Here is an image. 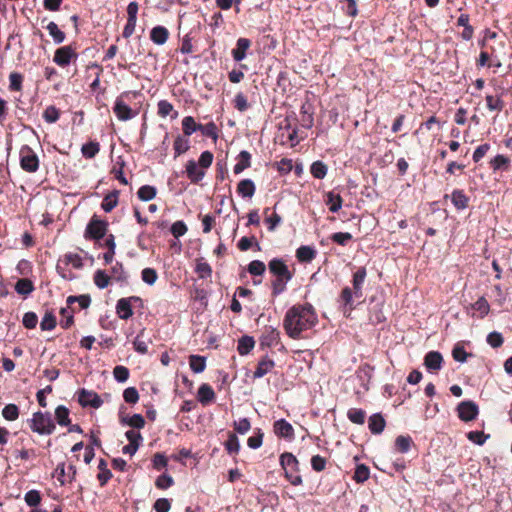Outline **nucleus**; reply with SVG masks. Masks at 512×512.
Instances as JSON below:
<instances>
[{
  "mask_svg": "<svg viewBox=\"0 0 512 512\" xmlns=\"http://www.w3.org/2000/svg\"><path fill=\"white\" fill-rule=\"evenodd\" d=\"M316 322L317 316L312 305H294L285 315L284 327L290 337L296 338L301 332L312 328Z\"/></svg>",
  "mask_w": 512,
  "mask_h": 512,
  "instance_id": "obj_1",
  "label": "nucleus"
},
{
  "mask_svg": "<svg viewBox=\"0 0 512 512\" xmlns=\"http://www.w3.org/2000/svg\"><path fill=\"white\" fill-rule=\"evenodd\" d=\"M268 268L270 273L275 276V280L272 282V294L277 296L286 290V285L292 279L293 274L284 260L280 258L271 259Z\"/></svg>",
  "mask_w": 512,
  "mask_h": 512,
  "instance_id": "obj_2",
  "label": "nucleus"
},
{
  "mask_svg": "<svg viewBox=\"0 0 512 512\" xmlns=\"http://www.w3.org/2000/svg\"><path fill=\"white\" fill-rule=\"evenodd\" d=\"M29 427L33 432L49 435L53 433L55 424L50 413L35 412L32 419L29 420Z\"/></svg>",
  "mask_w": 512,
  "mask_h": 512,
  "instance_id": "obj_3",
  "label": "nucleus"
},
{
  "mask_svg": "<svg viewBox=\"0 0 512 512\" xmlns=\"http://www.w3.org/2000/svg\"><path fill=\"white\" fill-rule=\"evenodd\" d=\"M259 342L261 350L270 349L273 352H281L284 349L283 344L280 342V333L272 327L264 329Z\"/></svg>",
  "mask_w": 512,
  "mask_h": 512,
  "instance_id": "obj_4",
  "label": "nucleus"
},
{
  "mask_svg": "<svg viewBox=\"0 0 512 512\" xmlns=\"http://www.w3.org/2000/svg\"><path fill=\"white\" fill-rule=\"evenodd\" d=\"M280 463L285 471V476L290 483L294 486L300 485L302 483V478L300 475L295 474L298 469V460L296 457L291 453H284L280 457Z\"/></svg>",
  "mask_w": 512,
  "mask_h": 512,
  "instance_id": "obj_5",
  "label": "nucleus"
},
{
  "mask_svg": "<svg viewBox=\"0 0 512 512\" xmlns=\"http://www.w3.org/2000/svg\"><path fill=\"white\" fill-rule=\"evenodd\" d=\"M20 166L28 173H35L39 169V158L34 150L28 146L23 145L19 152Z\"/></svg>",
  "mask_w": 512,
  "mask_h": 512,
  "instance_id": "obj_6",
  "label": "nucleus"
},
{
  "mask_svg": "<svg viewBox=\"0 0 512 512\" xmlns=\"http://www.w3.org/2000/svg\"><path fill=\"white\" fill-rule=\"evenodd\" d=\"M106 231L107 223L97 219L96 217H93L86 227L85 238L100 240L105 236Z\"/></svg>",
  "mask_w": 512,
  "mask_h": 512,
  "instance_id": "obj_7",
  "label": "nucleus"
},
{
  "mask_svg": "<svg viewBox=\"0 0 512 512\" xmlns=\"http://www.w3.org/2000/svg\"><path fill=\"white\" fill-rule=\"evenodd\" d=\"M76 58L77 53L75 52V50L72 48V46L67 45L60 47L55 51L53 61L58 66L65 67L71 62L72 59Z\"/></svg>",
  "mask_w": 512,
  "mask_h": 512,
  "instance_id": "obj_8",
  "label": "nucleus"
},
{
  "mask_svg": "<svg viewBox=\"0 0 512 512\" xmlns=\"http://www.w3.org/2000/svg\"><path fill=\"white\" fill-rule=\"evenodd\" d=\"M458 416L461 420L469 422L474 420L478 415V406L472 401H463L458 407Z\"/></svg>",
  "mask_w": 512,
  "mask_h": 512,
  "instance_id": "obj_9",
  "label": "nucleus"
},
{
  "mask_svg": "<svg viewBox=\"0 0 512 512\" xmlns=\"http://www.w3.org/2000/svg\"><path fill=\"white\" fill-rule=\"evenodd\" d=\"M78 401L83 407L91 406L93 408H99L103 403L97 393L86 389L80 390Z\"/></svg>",
  "mask_w": 512,
  "mask_h": 512,
  "instance_id": "obj_10",
  "label": "nucleus"
},
{
  "mask_svg": "<svg viewBox=\"0 0 512 512\" xmlns=\"http://www.w3.org/2000/svg\"><path fill=\"white\" fill-rule=\"evenodd\" d=\"M113 112L120 121H127L132 119L136 114L132 109L124 103L122 97H118L113 107Z\"/></svg>",
  "mask_w": 512,
  "mask_h": 512,
  "instance_id": "obj_11",
  "label": "nucleus"
},
{
  "mask_svg": "<svg viewBox=\"0 0 512 512\" xmlns=\"http://www.w3.org/2000/svg\"><path fill=\"white\" fill-rule=\"evenodd\" d=\"M365 267H360L353 275V293L354 297L359 299L363 297L362 287L366 278Z\"/></svg>",
  "mask_w": 512,
  "mask_h": 512,
  "instance_id": "obj_12",
  "label": "nucleus"
},
{
  "mask_svg": "<svg viewBox=\"0 0 512 512\" xmlns=\"http://www.w3.org/2000/svg\"><path fill=\"white\" fill-rule=\"evenodd\" d=\"M132 300H136V298H121L118 300L116 305V311L119 318L127 320L133 315V310L131 306Z\"/></svg>",
  "mask_w": 512,
  "mask_h": 512,
  "instance_id": "obj_13",
  "label": "nucleus"
},
{
  "mask_svg": "<svg viewBox=\"0 0 512 512\" xmlns=\"http://www.w3.org/2000/svg\"><path fill=\"white\" fill-rule=\"evenodd\" d=\"M186 173L193 183H198L205 176V171L194 160H189L186 164Z\"/></svg>",
  "mask_w": 512,
  "mask_h": 512,
  "instance_id": "obj_14",
  "label": "nucleus"
},
{
  "mask_svg": "<svg viewBox=\"0 0 512 512\" xmlns=\"http://www.w3.org/2000/svg\"><path fill=\"white\" fill-rule=\"evenodd\" d=\"M55 472L57 474V480L60 482L61 485H64L65 479L64 477L67 476L69 481H72L76 476V467L74 465H69L66 467L64 463L58 464Z\"/></svg>",
  "mask_w": 512,
  "mask_h": 512,
  "instance_id": "obj_15",
  "label": "nucleus"
},
{
  "mask_svg": "<svg viewBox=\"0 0 512 512\" xmlns=\"http://www.w3.org/2000/svg\"><path fill=\"white\" fill-rule=\"evenodd\" d=\"M251 41L247 38H239L237 40L236 48L232 50V55L235 61H242L246 57V51L250 48Z\"/></svg>",
  "mask_w": 512,
  "mask_h": 512,
  "instance_id": "obj_16",
  "label": "nucleus"
},
{
  "mask_svg": "<svg viewBox=\"0 0 512 512\" xmlns=\"http://www.w3.org/2000/svg\"><path fill=\"white\" fill-rule=\"evenodd\" d=\"M197 398L201 404L207 405L215 399V392L210 385L204 383L198 389Z\"/></svg>",
  "mask_w": 512,
  "mask_h": 512,
  "instance_id": "obj_17",
  "label": "nucleus"
},
{
  "mask_svg": "<svg viewBox=\"0 0 512 512\" xmlns=\"http://www.w3.org/2000/svg\"><path fill=\"white\" fill-rule=\"evenodd\" d=\"M386 422L383 416L379 413H375L370 416L368 420V427L371 433L380 434L385 428Z\"/></svg>",
  "mask_w": 512,
  "mask_h": 512,
  "instance_id": "obj_18",
  "label": "nucleus"
},
{
  "mask_svg": "<svg viewBox=\"0 0 512 512\" xmlns=\"http://www.w3.org/2000/svg\"><path fill=\"white\" fill-rule=\"evenodd\" d=\"M274 431L278 436L284 438H292L294 435V429L292 425L284 419L275 422Z\"/></svg>",
  "mask_w": 512,
  "mask_h": 512,
  "instance_id": "obj_19",
  "label": "nucleus"
},
{
  "mask_svg": "<svg viewBox=\"0 0 512 512\" xmlns=\"http://www.w3.org/2000/svg\"><path fill=\"white\" fill-rule=\"evenodd\" d=\"M255 184L250 179H243L238 183L237 192L244 198H251L255 193Z\"/></svg>",
  "mask_w": 512,
  "mask_h": 512,
  "instance_id": "obj_20",
  "label": "nucleus"
},
{
  "mask_svg": "<svg viewBox=\"0 0 512 512\" xmlns=\"http://www.w3.org/2000/svg\"><path fill=\"white\" fill-rule=\"evenodd\" d=\"M296 257L300 262L309 263L316 257V250L311 246H300L296 250Z\"/></svg>",
  "mask_w": 512,
  "mask_h": 512,
  "instance_id": "obj_21",
  "label": "nucleus"
},
{
  "mask_svg": "<svg viewBox=\"0 0 512 512\" xmlns=\"http://www.w3.org/2000/svg\"><path fill=\"white\" fill-rule=\"evenodd\" d=\"M251 165V154L248 151H241L238 155V162L235 164L233 171L235 174H240Z\"/></svg>",
  "mask_w": 512,
  "mask_h": 512,
  "instance_id": "obj_22",
  "label": "nucleus"
},
{
  "mask_svg": "<svg viewBox=\"0 0 512 512\" xmlns=\"http://www.w3.org/2000/svg\"><path fill=\"white\" fill-rule=\"evenodd\" d=\"M169 36L168 30L163 26H156L151 30L150 38L157 45H163Z\"/></svg>",
  "mask_w": 512,
  "mask_h": 512,
  "instance_id": "obj_23",
  "label": "nucleus"
},
{
  "mask_svg": "<svg viewBox=\"0 0 512 512\" xmlns=\"http://www.w3.org/2000/svg\"><path fill=\"white\" fill-rule=\"evenodd\" d=\"M486 107L491 112H501L504 109L505 103L500 96L486 95Z\"/></svg>",
  "mask_w": 512,
  "mask_h": 512,
  "instance_id": "obj_24",
  "label": "nucleus"
},
{
  "mask_svg": "<svg viewBox=\"0 0 512 512\" xmlns=\"http://www.w3.org/2000/svg\"><path fill=\"white\" fill-rule=\"evenodd\" d=\"M118 195L119 192L115 190L104 197L101 207L105 212H111L117 206Z\"/></svg>",
  "mask_w": 512,
  "mask_h": 512,
  "instance_id": "obj_25",
  "label": "nucleus"
},
{
  "mask_svg": "<svg viewBox=\"0 0 512 512\" xmlns=\"http://www.w3.org/2000/svg\"><path fill=\"white\" fill-rule=\"evenodd\" d=\"M451 200L458 210H463L468 206V198L462 190H454L451 195Z\"/></svg>",
  "mask_w": 512,
  "mask_h": 512,
  "instance_id": "obj_26",
  "label": "nucleus"
},
{
  "mask_svg": "<svg viewBox=\"0 0 512 512\" xmlns=\"http://www.w3.org/2000/svg\"><path fill=\"white\" fill-rule=\"evenodd\" d=\"M200 124H197L192 116H186L182 120V129L185 137L199 131Z\"/></svg>",
  "mask_w": 512,
  "mask_h": 512,
  "instance_id": "obj_27",
  "label": "nucleus"
},
{
  "mask_svg": "<svg viewBox=\"0 0 512 512\" xmlns=\"http://www.w3.org/2000/svg\"><path fill=\"white\" fill-rule=\"evenodd\" d=\"M326 203L329 205V210L333 213L338 212L342 207V197L339 194H335L333 192L327 193Z\"/></svg>",
  "mask_w": 512,
  "mask_h": 512,
  "instance_id": "obj_28",
  "label": "nucleus"
},
{
  "mask_svg": "<svg viewBox=\"0 0 512 512\" xmlns=\"http://www.w3.org/2000/svg\"><path fill=\"white\" fill-rule=\"evenodd\" d=\"M424 364L428 370H439L442 364V354H426Z\"/></svg>",
  "mask_w": 512,
  "mask_h": 512,
  "instance_id": "obj_29",
  "label": "nucleus"
},
{
  "mask_svg": "<svg viewBox=\"0 0 512 512\" xmlns=\"http://www.w3.org/2000/svg\"><path fill=\"white\" fill-rule=\"evenodd\" d=\"M46 29L56 44H61L65 40L64 32L58 28V25L55 22H49Z\"/></svg>",
  "mask_w": 512,
  "mask_h": 512,
  "instance_id": "obj_30",
  "label": "nucleus"
},
{
  "mask_svg": "<svg viewBox=\"0 0 512 512\" xmlns=\"http://www.w3.org/2000/svg\"><path fill=\"white\" fill-rule=\"evenodd\" d=\"M15 290L18 294L28 295L34 290V286L31 280L27 278H21L16 282Z\"/></svg>",
  "mask_w": 512,
  "mask_h": 512,
  "instance_id": "obj_31",
  "label": "nucleus"
},
{
  "mask_svg": "<svg viewBox=\"0 0 512 512\" xmlns=\"http://www.w3.org/2000/svg\"><path fill=\"white\" fill-rule=\"evenodd\" d=\"M274 366V362L267 358H264L257 365L256 370L254 371V378H261L266 375Z\"/></svg>",
  "mask_w": 512,
  "mask_h": 512,
  "instance_id": "obj_32",
  "label": "nucleus"
},
{
  "mask_svg": "<svg viewBox=\"0 0 512 512\" xmlns=\"http://www.w3.org/2000/svg\"><path fill=\"white\" fill-rule=\"evenodd\" d=\"M99 150V143L94 141L84 144L81 148L82 155L88 159L94 158L98 154Z\"/></svg>",
  "mask_w": 512,
  "mask_h": 512,
  "instance_id": "obj_33",
  "label": "nucleus"
},
{
  "mask_svg": "<svg viewBox=\"0 0 512 512\" xmlns=\"http://www.w3.org/2000/svg\"><path fill=\"white\" fill-rule=\"evenodd\" d=\"M347 417L352 423L362 425L365 422L366 413L362 409L351 408L347 412Z\"/></svg>",
  "mask_w": 512,
  "mask_h": 512,
  "instance_id": "obj_34",
  "label": "nucleus"
},
{
  "mask_svg": "<svg viewBox=\"0 0 512 512\" xmlns=\"http://www.w3.org/2000/svg\"><path fill=\"white\" fill-rule=\"evenodd\" d=\"M156 188L150 185H143L139 188L137 195L138 198L142 201H150L156 196Z\"/></svg>",
  "mask_w": 512,
  "mask_h": 512,
  "instance_id": "obj_35",
  "label": "nucleus"
},
{
  "mask_svg": "<svg viewBox=\"0 0 512 512\" xmlns=\"http://www.w3.org/2000/svg\"><path fill=\"white\" fill-rule=\"evenodd\" d=\"M174 151L175 157L180 156L181 154L188 151L190 148L189 140L187 137L177 136L174 141Z\"/></svg>",
  "mask_w": 512,
  "mask_h": 512,
  "instance_id": "obj_36",
  "label": "nucleus"
},
{
  "mask_svg": "<svg viewBox=\"0 0 512 512\" xmlns=\"http://www.w3.org/2000/svg\"><path fill=\"white\" fill-rule=\"evenodd\" d=\"M269 211L270 208H265L264 210V214L266 215L265 222L268 224V230L274 231L275 228L281 223L282 218L275 211L269 215Z\"/></svg>",
  "mask_w": 512,
  "mask_h": 512,
  "instance_id": "obj_37",
  "label": "nucleus"
},
{
  "mask_svg": "<svg viewBox=\"0 0 512 512\" xmlns=\"http://www.w3.org/2000/svg\"><path fill=\"white\" fill-rule=\"evenodd\" d=\"M55 418L57 423L61 426H68L70 424L69 410L63 405H60L56 408Z\"/></svg>",
  "mask_w": 512,
  "mask_h": 512,
  "instance_id": "obj_38",
  "label": "nucleus"
},
{
  "mask_svg": "<svg viewBox=\"0 0 512 512\" xmlns=\"http://www.w3.org/2000/svg\"><path fill=\"white\" fill-rule=\"evenodd\" d=\"M190 367L195 373H201L206 367V358L192 354L190 356Z\"/></svg>",
  "mask_w": 512,
  "mask_h": 512,
  "instance_id": "obj_39",
  "label": "nucleus"
},
{
  "mask_svg": "<svg viewBox=\"0 0 512 512\" xmlns=\"http://www.w3.org/2000/svg\"><path fill=\"white\" fill-rule=\"evenodd\" d=\"M472 308L473 310H475L476 312H478V315L480 318H483L485 317L489 311H490V306H489V303L488 301L486 300L485 297H480L473 305H472Z\"/></svg>",
  "mask_w": 512,
  "mask_h": 512,
  "instance_id": "obj_40",
  "label": "nucleus"
},
{
  "mask_svg": "<svg viewBox=\"0 0 512 512\" xmlns=\"http://www.w3.org/2000/svg\"><path fill=\"white\" fill-rule=\"evenodd\" d=\"M56 317L52 312H46L40 322V328L43 331H50L56 327Z\"/></svg>",
  "mask_w": 512,
  "mask_h": 512,
  "instance_id": "obj_41",
  "label": "nucleus"
},
{
  "mask_svg": "<svg viewBox=\"0 0 512 512\" xmlns=\"http://www.w3.org/2000/svg\"><path fill=\"white\" fill-rule=\"evenodd\" d=\"M111 277L103 270H97L94 274V283L99 289L106 288L110 283Z\"/></svg>",
  "mask_w": 512,
  "mask_h": 512,
  "instance_id": "obj_42",
  "label": "nucleus"
},
{
  "mask_svg": "<svg viewBox=\"0 0 512 512\" xmlns=\"http://www.w3.org/2000/svg\"><path fill=\"white\" fill-rule=\"evenodd\" d=\"M327 166L321 162L316 161L311 165L310 172L317 179H323L327 174Z\"/></svg>",
  "mask_w": 512,
  "mask_h": 512,
  "instance_id": "obj_43",
  "label": "nucleus"
},
{
  "mask_svg": "<svg viewBox=\"0 0 512 512\" xmlns=\"http://www.w3.org/2000/svg\"><path fill=\"white\" fill-rule=\"evenodd\" d=\"M2 416L8 421H14L19 417V408L15 404H7L2 410Z\"/></svg>",
  "mask_w": 512,
  "mask_h": 512,
  "instance_id": "obj_44",
  "label": "nucleus"
},
{
  "mask_svg": "<svg viewBox=\"0 0 512 512\" xmlns=\"http://www.w3.org/2000/svg\"><path fill=\"white\" fill-rule=\"evenodd\" d=\"M369 475V468L364 464H360L357 465L353 478L357 483H363L369 478Z\"/></svg>",
  "mask_w": 512,
  "mask_h": 512,
  "instance_id": "obj_45",
  "label": "nucleus"
},
{
  "mask_svg": "<svg viewBox=\"0 0 512 512\" xmlns=\"http://www.w3.org/2000/svg\"><path fill=\"white\" fill-rule=\"evenodd\" d=\"M509 163H510L509 158L504 155H501V154L495 156L490 161V165L493 168V170L507 169Z\"/></svg>",
  "mask_w": 512,
  "mask_h": 512,
  "instance_id": "obj_46",
  "label": "nucleus"
},
{
  "mask_svg": "<svg viewBox=\"0 0 512 512\" xmlns=\"http://www.w3.org/2000/svg\"><path fill=\"white\" fill-rule=\"evenodd\" d=\"M412 439L409 436H398L395 440V446L401 453H406L411 447Z\"/></svg>",
  "mask_w": 512,
  "mask_h": 512,
  "instance_id": "obj_47",
  "label": "nucleus"
},
{
  "mask_svg": "<svg viewBox=\"0 0 512 512\" xmlns=\"http://www.w3.org/2000/svg\"><path fill=\"white\" fill-rule=\"evenodd\" d=\"M9 89L11 91H21L23 76L18 72H12L9 75Z\"/></svg>",
  "mask_w": 512,
  "mask_h": 512,
  "instance_id": "obj_48",
  "label": "nucleus"
},
{
  "mask_svg": "<svg viewBox=\"0 0 512 512\" xmlns=\"http://www.w3.org/2000/svg\"><path fill=\"white\" fill-rule=\"evenodd\" d=\"M60 117L59 110L53 106H48L43 112V118L47 123H55Z\"/></svg>",
  "mask_w": 512,
  "mask_h": 512,
  "instance_id": "obj_49",
  "label": "nucleus"
},
{
  "mask_svg": "<svg viewBox=\"0 0 512 512\" xmlns=\"http://www.w3.org/2000/svg\"><path fill=\"white\" fill-rule=\"evenodd\" d=\"M198 128H199V131H201V133L204 136L210 137L214 140L217 139V137H218L217 126L214 122H209L205 125L200 124V127H198Z\"/></svg>",
  "mask_w": 512,
  "mask_h": 512,
  "instance_id": "obj_50",
  "label": "nucleus"
},
{
  "mask_svg": "<svg viewBox=\"0 0 512 512\" xmlns=\"http://www.w3.org/2000/svg\"><path fill=\"white\" fill-rule=\"evenodd\" d=\"M255 345L253 337L243 336L238 341V352H250Z\"/></svg>",
  "mask_w": 512,
  "mask_h": 512,
  "instance_id": "obj_51",
  "label": "nucleus"
},
{
  "mask_svg": "<svg viewBox=\"0 0 512 512\" xmlns=\"http://www.w3.org/2000/svg\"><path fill=\"white\" fill-rule=\"evenodd\" d=\"M266 270L265 264L260 260H253L248 265V272L251 275L260 276Z\"/></svg>",
  "mask_w": 512,
  "mask_h": 512,
  "instance_id": "obj_52",
  "label": "nucleus"
},
{
  "mask_svg": "<svg viewBox=\"0 0 512 512\" xmlns=\"http://www.w3.org/2000/svg\"><path fill=\"white\" fill-rule=\"evenodd\" d=\"M24 500L27 503V505H29L31 507H36L41 502L40 492L37 490L28 491L25 494Z\"/></svg>",
  "mask_w": 512,
  "mask_h": 512,
  "instance_id": "obj_53",
  "label": "nucleus"
},
{
  "mask_svg": "<svg viewBox=\"0 0 512 512\" xmlns=\"http://www.w3.org/2000/svg\"><path fill=\"white\" fill-rule=\"evenodd\" d=\"M486 340L493 349L499 348L504 341L502 334L496 331L489 333Z\"/></svg>",
  "mask_w": 512,
  "mask_h": 512,
  "instance_id": "obj_54",
  "label": "nucleus"
},
{
  "mask_svg": "<svg viewBox=\"0 0 512 512\" xmlns=\"http://www.w3.org/2000/svg\"><path fill=\"white\" fill-rule=\"evenodd\" d=\"M74 302H78L81 309H86L89 307V305L91 303V299L88 295L69 296L67 298L68 304H72Z\"/></svg>",
  "mask_w": 512,
  "mask_h": 512,
  "instance_id": "obj_55",
  "label": "nucleus"
},
{
  "mask_svg": "<svg viewBox=\"0 0 512 512\" xmlns=\"http://www.w3.org/2000/svg\"><path fill=\"white\" fill-rule=\"evenodd\" d=\"M124 400L129 404H135L139 400V393L135 387H128L123 392Z\"/></svg>",
  "mask_w": 512,
  "mask_h": 512,
  "instance_id": "obj_56",
  "label": "nucleus"
},
{
  "mask_svg": "<svg viewBox=\"0 0 512 512\" xmlns=\"http://www.w3.org/2000/svg\"><path fill=\"white\" fill-rule=\"evenodd\" d=\"M141 276H142V280L147 283L148 285H153L157 278H158V275H157V272L155 269L153 268H145L142 270V273H141Z\"/></svg>",
  "mask_w": 512,
  "mask_h": 512,
  "instance_id": "obj_57",
  "label": "nucleus"
},
{
  "mask_svg": "<svg viewBox=\"0 0 512 512\" xmlns=\"http://www.w3.org/2000/svg\"><path fill=\"white\" fill-rule=\"evenodd\" d=\"M111 278H113L114 280H116L118 282H122V281H125L127 279L126 272L124 271L123 265L121 263L117 262L112 267V276H111Z\"/></svg>",
  "mask_w": 512,
  "mask_h": 512,
  "instance_id": "obj_58",
  "label": "nucleus"
},
{
  "mask_svg": "<svg viewBox=\"0 0 512 512\" xmlns=\"http://www.w3.org/2000/svg\"><path fill=\"white\" fill-rule=\"evenodd\" d=\"M234 107L240 112H244L248 109L249 104L243 93L240 92L236 94L234 98Z\"/></svg>",
  "mask_w": 512,
  "mask_h": 512,
  "instance_id": "obj_59",
  "label": "nucleus"
},
{
  "mask_svg": "<svg viewBox=\"0 0 512 512\" xmlns=\"http://www.w3.org/2000/svg\"><path fill=\"white\" fill-rule=\"evenodd\" d=\"M352 239L348 232H337L331 235V240L339 245L345 246Z\"/></svg>",
  "mask_w": 512,
  "mask_h": 512,
  "instance_id": "obj_60",
  "label": "nucleus"
},
{
  "mask_svg": "<svg viewBox=\"0 0 512 512\" xmlns=\"http://www.w3.org/2000/svg\"><path fill=\"white\" fill-rule=\"evenodd\" d=\"M114 378L118 382H125L129 377V370L125 366L118 365L113 370Z\"/></svg>",
  "mask_w": 512,
  "mask_h": 512,
  "instance_id": "obj_61",
  "label": "nucleus"
},
{
  "mask_svg": "<svg viewBox=\"0 0 512 512\" xmlns=\"http://www.w3.org/2000/svg\"><path fill=\"white\" fill-rule=\"evenodd\" d=\"M225 446L230 454L238 453L240 445L237 436L235 434H230L228 440L225 443Z\"/></svg>",
  "mask_w": 512,
  "mask_h": 512,
  "instance_id": "obj_62",
  "label": "nucleus"
},
{
  "mask_svg": "<svg viewBox=\"0 0 512 512\" xmlns=\"http://www.w3.org/2000/svg\"><path fill=\"white\" fill-rule=\"evenodd\" d=\"M187 232V226L183 221H176L171 226V233L175 238L183 236Z\"/></svg>",
  "mask_w": 512,
  "mask_h": 512,
  "instance_id": "obj_63",
  "label": "nucleus"
},
{
  "mask_svg": "<svg viewBox=\"0 0 512 512\" xmlns=\"http://www.w3.org/2000/svg\"><path fill=\"white\" fill-rule=\"evenodd\" d=\"M153 507L156 512H169L171 508V503L166 498H160L155 501Z\"/></svg>",
  "mask_w": 512,
  "mask_h": 512,
  "instance_id": "obj_64",
  "label": "nucleus"
}]
</instances>
